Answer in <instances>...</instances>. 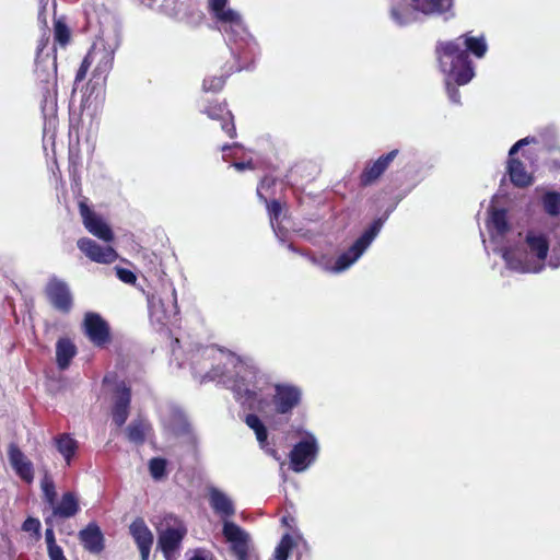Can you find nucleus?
Segmentation results:
<instances>
[{"instance_id":"obj_36","label":"nucleus","mask_w":560,"mask_h":560,"mask_svg":"<svg viewBox=\"0 0 560 560\" xmlns=\"http://www.w3.org/2000/svg\"><path fill=\"white\" fill-rule=\"evenodd\" d=\"M167 460L162 457H153L149 460V471L155 481L164 479L167 475L166 471Z\"/></svg>"},{"instance_id":"obj_31","label":"nucleus","mask_w":560,"mask_h":560,"mask_svg":"<svg viewBox=\"0 0 560 560\" xmlns=\"http://www.w3.org/2000/svg\"><path fill=\"white\" fill-rule=\"evenodd\" d=\"M77 354L74 343L68 338H60L56 343V361L59 370L68 369L71 360Z\"/></svg>"},{"instance_id":"obj_19","label":"nucleus","mask_w":560,"mask_h":560,"mask_svg":"<svg viewBox=\"0 0 560 560\" xmlns=\"http://www.w3.org/2000/svg\"><path fill=\"white\" fill-rule=\"evenodd\" d=\"M79 211L85 229L91 234L104 242H112L114 240V233L110 226L102 217L92 211L84 201L79 202Z\"/></svg>"},{"instance_id":"obj_2","label":"nucleus","mask_w":560,"mask_h":560,"mask_svg":"<svg viewBox=\"0 0 560 560\" xmlns=\"http://www.w3.org/2000/svg\"><path fill=\"white\" fill-rule=\"evenodd\" d=\"M556 240L549 253V240L547 235L540 231L530 229L526 232L524 242L517 247H501L500 255L505 261L506 267L520 273H539L546 265L552 269L560 267V230L553 232Z\"/></svg>"},{"instance_id":"obj_3","label":"nucleus","mask_w":560,"mask_h":560,"mask_svg":"<svg viewBox=\"0 0 560 560\" xmlns=\"http://www.w3.org/2000/svg\"><path fill=\"white\" fill-rule=\"evenodd\" d=\"M488 51L483 35L472 36L465 33L453 40L439 42L435 47L436 58L441 70H475L476 66L470 56L481 59Z\"/></svg>"},{"instance_id":"obj_34","label":"nucleus","mask_w":560,"mask_h":560,"mask_svg":"<svg viewBox=\"0 0 560 560\" xmlns=\"http://www.w3.org/2000/svg\"><path fill=\"white\" fill-rule=\"evenodd\" d=\"M541 206L549 217H558L560 214V192L547 190L541 196Z\"/></svg>"},{"instance_id":"obj_9","label":"nucleus","mask_w":560,"mask_h":560,"mask_svg":"<svg viewBox=\"0 0 560 560\" xmlns=\"http://www.w3.org/2000/svg\"><path fill=\"white\" fill-rule=\"evenodd\" d=\"M212 18L219 25V30L226 35L230 42L247 43L249 39H253V36L238 11L229 7L213 14Z\"/></svg>"},{"instance_id":"obj_44","label":"nucleus","mask_w":560,"mask_h":560,"mask_svg":"<svg viewBox=\"0 0 560 560\" xmlns=\"http://www.w3.org/2000/svg\"><path fill=\"white\" fill-rule=\"evenodd\" d=\"M535 142V138L533 137H525L521 140H518L517 142H515L510 151H509V159L511 158H514V155L525 145L529 144V143H534Z\"/></svg>"},{"instance_id":"obj_17","label":"nucleus","mask_w":560,"mask_h":560,"mask_svg":"<svg viewBox=\"0 0 560 560\" xmlns=\"http://www.w3.org/2000/svg\"><path fill=\"white\" fill-rule=\"evenodd\" d=\"M130 404V387L125 382L117 383L112 396V418L118 428L126 423L129 417Z\"/></svg>"},{"instance_id":"obj_39","label":"nucleus","mask_w":560,"mask_h":560,"mask_svg":"<svg viewBox=\"0 0 560 560\" xmlns=\"http://www.w3.org/2000/svg\"><path fill=\"white\" fill-rule=\"evenodd\" d=\"M226 78L223 74L209 75L203 79L202 90L205 92H219L225 84Z\"/></svg>"},{"instance_id":"obj_46","label":"nucleus","mask_w":560,"mask_h":560,"mask_svg":"<svg viewBox=\"0 0 560 560\" xmlns=\"http://www.w3.org/2000/svg\"><path fill=\"white\" fill-rule=\"evenodd\" d=\"M188 560H217L212 552L205 549H196Z\"/></svg>"},{"instance_id":"obj_28","label":"nucleus","mask_w":560,"mask_h":560,"mask_svg":"<svg viewBox=\"0 0 560 560\" xmlns=\"http://www.w3.org/2000/svg\"><path fill=\"white\" fill-rule=\"evenodd\" d=\"M49 508L52 510L50 516L54 520L73 517L80 510L78 498L73 492L63 493L60 501L56 500Z\"/></svg>"},{"instance_id":"obj_20","label":"nucleus","mask_w":560,"mask_h":560,"mask_svg":"<svg viewBox=\"0 0 560 560\" xmlns=\"http://www.w3.org/2000/svg\"><path fill=\"white\" fill-rule=\"evenodd\" d=\"M199 110L201 114L207 115L208 118L220 121L221 129L230 138H234L236 136L234 117L225 103H200Z\"/></svg>"},{"instance_id":"obj_35","label":"nucleus","mask_w":560,"mask_h":560,"mask_svg":"<svg viewBox=\"0 0 560 560\" xmlns=\"http://www.w3.org/2000/svg\"><path fill=\"white\" fill-rule=\"evenodd\" d=\"M245 423L255 432L260 447H265V444H267L268 432L260 418L255 413H248L245 417Z\"/></svg>"},{"instance_id":"obj_18","label":"nucleus","mask_w":560,"mask_h":560,"mask_svg":"<svg viewBox=\"0 0 560 560\" xmlns=\"http://www.w3.org/2000/svg\"><path fill=\"white\" fill-rule=\"evenodd\" d=\"M186 535V528L182 524L168 526L161 530L158 538V547L165 560H176L177 551Z\"/></svg>"},{"instance_id":"obj_4","label":"nucleus","mask_w":560,"mask_h":560,"mask_svg":"<svg viewBox=\"0 0 560 560\" xmlns=\"http://www.w3.org/2000/svg\"><path fill=\"white\" fill-rule=\"evenodd\" d=\"M207 494L210 508L223 522L222 534L230 544L232 552L240 560H246L249 535L241 526L230 521L236 512L232 498L214 486L207 487Z\"/></svg>"},{"instance_id":"obj_16","label":"nucleus","mask_w":560,"mask_h":560,"mask_svg":"<svg viewBox=\"0 0 560 560\" xmlns=\"http://www.w3.org/2000/svg\"><path fill=\"white\" fill-rule=\"evenodd\" d=\"M45 292L54 308L65 314L71 311L73 296L65 280L51 276L46 284Z\"/></svg>"},{"instance_id":"obj_53","label":"nucleus","mask_w":560,"mask_h":560,"mask_svg":"<svg viewBox=\"0 0 560 560\" xmlns=\"http://www.w3.org/2000/svg\"><path fill=\"white\" fill-rule=\"evenodd\" d=\"M288 248H289V250H291V252H293V253H296V254H300V255H302V256H304V257H305V255H306V252H302V250H300V249H299V248H296L293 244H289V245H288Z\"/></svg>"},{"instance_id":"obj_38","label":"nucleus","mask_w":560,"mask_h":560,"mask_svg":"<svg viewBox=\"0 0 560 560\" xmlns=\"http://www.w3.org/2000/svg\"><path fill=\"white\" fill-rule=\"evenodd\" d=\"M293 547V538L290 534L282 536L275 550V560H288L289 552Z\"/></svg>"},{"instance_id":"obj_48","label":"nucleus","mask_w":560,"mask_h":560,"mask_svg":"<svg viewBox=\"0 0 560 560\" xmlns=\"http://www.w3.org/2000/svg\"><path fill=\"white\" fill-rule=\"evenodd\" d=\"M261 448L265 451V453L267 455L272 457L275 460L279 462L281 467L284 465V462H283L281 455L278 453V451L276 448L270 447L268 442H267V444H265V447H261Z\"/></svg>"},{"instance_id":"obj_8","label":"nucleus","mask_w":560,"mask_h":560,"mask_svg":"<svg viewBox=\"0 0 560 560\" xmlns=\"http://www.w3.org/2000/svg\"><path fill=\"white\" fill-rule=\"evenodd\" d=\"M106 78L103 72H77L73 95H80L83 106H91L103 98Z\"/></svg>"},{"instance_id":"obj_6","label":"nucleus","mask_w":560,"mask_h":560,"mask_svg":"<svg viewBox=\"0 0 560 560\" xmlns=\"http://www.w3.org/2000/svg\"><path fill=\"white\" fill-rule=\"evenodd\" d=\"M388 3L390 20L398 26L415 22L417 11L425 15L448 14L446 20L453 16V0H388Z\"/></svg>"},{"instance_id":"obj_32","label":"nucleus","mask_w":560,"mask_h":560,"mask_svg":"<svg viewBox=\"0 0 560 560\" xmlns=\"http://www.w3.org/2000/svg\"><path fill=\"white\" fill-rule=\"evenodd\" d=\"M129 533L132 536L137 547L152 546L153 534L141 517H137L129 526Z\"/></svg>"},{"instance_id":"obj_42","label":"nucleus","mask_w":560,"mask_h":560,"mask_svg":"<svg viewBox=\"0 0 560 560\" xmlns=\"http://www.w3.org/2000/svg\"><path fill=\"white\" fill-rule=\"evenodd\" d=\"M40 522L35 517H27L22 525V529L27 533H34L37 537L40 536Z\"/></svg>"},{"instance_id":"obj_51","label":"nucleus","mask_w":560,"mask_h":560,"mask_svg":"<svg viewBox=\"0 0 560 560\" xmlns=\"http://www.w3.org/2000/svg\"><path fill=\"white\" fill-rule=\"evenodd\" d=\"M152 546L138 547L141 556V560H149L150 551Z\"/></svg>"},{"instance_id":"obj_37","label":"nucleus","mask_w":560,"mask_h":560,"mask_svg":"<svg viewBox=\"0 0 560 560\" xmlns=\"http://www.w3.org/2000/svg\"><path fill=\"white\" fill-rule=\"evenodd\" d=\"M40 488L44 494L45 502L48 504V506L54 505V502L57 499V493L54 480L48 474H45L44 478L42 479Z\"/></svg>"},{"instance_id":"obj_45","label":"nucleus","mask_w":560,"mask_h":560,"mask_svg":"<svg viewBox=\"0 0 560 560\" xmlns=\"http://www.w3.org/2000/svg\"><path fill=\"white\" fill-rule=\"evenodd\" d=\"M229 0H208V7L211 15L218 13L219 11L229 8Z\"/></svg>"},{"instance_id":"obj_47","label":"nucleus","mask_w":560,"mask_h":560,"mask_svg":"<svg viewBox=\"0 0 560 560\" xmlns=\"http://www.w3.org/2000/svg\"><path fill=\"white\" fill-rule=\"evenodd\" d=\"M47 551L50 560H68L63 555L62 548L58 545L47 548Z\"/></svg>"},{"instance_id":"obj_5","label":"nucleus","mask_w":560,"mask_h":560,"mask_svg":"<svg viewBox=\"0 0 560 560\" xmlns=\"http://www.w3.org/2000/svg\"><path fill=\"white\" fill-rule=\"evenodd\" d=\"M384 223L385 219H375L355 242L346 252L341 253L335 261L327 255L316 256L312 253H306L305 257L324 271L331 273L343 272L361 258L381 232Z\"/></svg>"},{"instance_id":"obj_14","label":"nucleus","mask_w":560,"mask_h":560,"mask_svg":"<svg viewBox=\"0 0 560 560\" xmlns=\"http://www.w3.org/2000/svg\"><path fill=\"white\" fill-rule=\"evenodd\" d=\"M114 48L108 45L104 38H97L86 56L84 57L79 70H108L113 67Z\"/></svg>"},{"instance_id":"obj_50","label":"nucleus","mask_w":560,"mask_h":560,"mask_svg":"<svg viewBox=\"0 0 560 560\" xmlns=\"http://www.w3.org/2000/svg\"><path fill=\"white\" fill-rule=\"evenodd\" d=\"M241 147L238 143H233V144H224L222 145L221 148V151L223 152V159L226 160L229 154L228 152H231V151H234V150H238Z\"/></svg>"},{"instance_id":"obj_49","label":"nucleus","mask_w":560,"mask_h":560,"mask_svg":"<svg viewBox=\"0 0 560 560\" xmlns=\"http://www.w3.org/2000/svg\"><path fill=\"white\" fill-rule=\"evenodd\" d=\"M232 166L240 171V172H243L245 170H252L254 167L253 165V162L252 161H247V162H234L232 164Z\"/></svg>"},{"instance_id":"obj_22","label":"nucleus","mask_w":560,"mask_h":560,"mask_svg":"<svg viewBox=\"0 0 560 560\" xmlns=\"http://www.w3.org/2000/svg\"><path fill=\"white\" fill-rule=\"evenodd\" d=\"M78 248L92 261L97 264H112L118 255L112 246H102L95 241L82 237L77 243Z\"/></svg>"},{"instance_id":"obj_10","label":"nucleus","mask_w":560,"mask_h":560,"mask_svg":"<svg viewBox=\"0 0 560 560\" xmlns=\"http://www.w3.org/2000/svg\"><path fill=\"white\" fill-rule=\"evenodd\" d=\"M319 452L317 438L306 431L302 439L290 451V468L294 472H303L316 460Z\"/></svg>"},{"instance_id":"obj_41","label":"nucleus","mask_w":560,"mask_h":560,"mask_svg":"<svg viewBox=\"0 0 560 560\" xmlns=\"http://www.w3.org/2000/svg\"><path fill=\"white\" fill-rule=\"evenodd\" d=\"M45 523L47 525V528L45 530V540L47 544V548H50L52 546H57L55 533H54V518L52 516L45 517Z\"/></svg>"},{"instance_id":"obj_33","label":"nucleus","mask_w":560,"mask_h":560,"mask_svg":"<svg viewBox=\"0 0 560 560\" xmlns=\"http://www.w3.org/2000/svg\"><path fill=\"white\" fill-rule=\"evenodd\" d=\"M150 424L143 419H136L126 428L127 439L135 444H143Z\"/></svg>"},{"instance_id":"obj_56","label":"nucleus","mask_w":560,"mask_h":560,"mask_svg":"<svg viewBox=\"0 0 560 560\" xmlns=\"http://www.w3.org/2000/svg\"><path fill=\"white\" fill-rule=\"evenodd\" d=\"M52 67H54V69L56 70L57 65H56V60H55V58L52 59Z\"/></svg>"},{"instance_id":"obj_1","label":"nucleus","mask_w":560,"mask_h":560,"mask_svg":"<svg viewBox=\"0 0 560 560\" xmlns=\"http://www.w3.org/2000/svg\"><path fill=\"white\" fill-rule=\"evenodd\" d=\"M190 368L200 382L215 381L231 389L242 405L253 408L270 384L269 376L252 360L214 346L199 347L190 355Z\"/></svg>"},{"instance_id":"obj_23","label":"nucleus","mask_w":560,"mask_h":560,"mask_svg":"<svg viewBox=\"0 0 560 560\" xmlns=\"http://www.w3.org/2000/svg\"><path fill=\"white\" fill-rule=\"evenodd\" d=\"M399 151L394 149L377 160L369 162L360 175L362 186H370L376 182L389 167L390 163L397 158Z\"/></svg>"},{"instance_id":"obj_24","label":"nucleus","mask_w":560,"mask_h":560,"mask_svg":"<svg viewBox=\"0 0 560 560\" xmlns=\"http://www.w3.org/2000/svg\"><path fill=\"white\" fill-rule=\"evenodd\" d=\"M8 458L15 474L26 483H32L34 480V465L16 444L11 443L9 445Z\"/></svg>"},{"instance_id":"obj_13","label":"nucleus","mask_w":560,"mask_h":560,"mask_svg":"<svg viewBox=\"0 0 560 560\" xmlns=\"http://www.w3.org/2000/svg\"><path fill=\"white\" fill-rule=\"evenodd\" d=\"M487 230L490 234L491 243L494 244L493 252L500 254L501 247H510L505 238L511 230L508 221V212L504 209L491 208L487 220Z\"/></svg>"},{"instance_id":"obj_43","label":"nucleus","mask_w":560,"mask_h":560,"mask_svg":"<svg viewBox=\"0 0 560 560\" xmlns=\"http://www.w3.org/2000/svg\"><path fill=\"white\" fill-rule=\"evenodd\" d=\"M116 275L120 281L127 284H133L137 280L136 275L131 270L126 268L117 267Z\"/></svg>"},{"instance_id":"obj_55","label":"nucleus","mask_w":560,"mask_h":560,"mask_svg":"<svg viewBox=\"0 0 560 560\" xmlns=\"http://www.w3.org/2000/svg\"><path fill=\"white\" fill-rule=\"evenodd\" d=\"M389 212H393V209H389V211L384 217H382L381 219H385V221H386L387 218H388Z\"/></svg>"},{"instance_id":"obj_26","label":"nucleus","mask_w":560,"mask_h":560,"mask_svg":"<svg viewBox=\"0 0 560 560\" xmlns=\"http://www.w3.org/2000/svg\"><path fill=\"white\" fill-rule=\"evenodd\" d=\"M79 538L83 547L91 553H100L104 549V535L95 523H90L80 530Z\"/></svg>"},{"instance_id":"obj_52","label":"nucleus","mask_w":560,"mask_h":560,"mask_svg":"<svg viewBox=\"0 0 560 560\" xmlns=\"http://www.w3.org/2000/svg\"><path fill=\"white\" fill-rule=\"evenodd\" d=\"M39 2H40V11H39V13H38V19H39L40 21H43L44 23H46V21H45V15H44V11H45V8H46L47 2H45V3H44V0H39Z\"/></svg>"},{"instance_id":"obj_25","label":"nucleus","mask_w":560,"mask_h":560,"mask_svg":"<svg viewBox=\"0 0 560 560\" xmlns=\"http://www.w3.org/2000/svg\"><path fill=\"white\" fill-rule=\"evenodd\" d=\"M270 185V182L268 178H264L259 186L257 187V196L266 203L267 206V211H268V214H269V219H270V225L273 230V233L276 235V237L279 240L280 243H284L285 242V237H287V234H288V231L282 229L280 226V223H279V218L281 215V212H282V208H281V205L278 200H272V201H268L267 198L262 195V189L266 187V186H269Z\"/></svg>"},{"instance_id":"obj_54","label":"nucleus","mask_w":560,"mask_h":560,"mask_svg":"<svg viewBox=\"0 0 560 560\" xmlns=\"http://www.w3.org/2000/svg\"><path fill=\"white\" fill-rule=\"evenodd\" d=\"M237 560H240V558L237 556H235ZM246 560H256L255 558L250 557L248 555V549L246 550Z\"/></svg>"},{"instance_id":"obj_21","label":"nucleus","mask_w":560,"mask_h":560,"mask_svg":"<svg viewBox=\"0 0 560 560\" xmlns=\"http://www.w3.org/2000/svg\"><path fill=\"white\" fill-rule=\"evenodd\" d=\"M83 328L93 345L103 347L109 341V326L100 314L88 312L84 316Z\"/></svg>"},{"instance_id":"obj_12","label":"nucleus","mask_w":560,"mask_h":560,"mask_svg":"<svg viewBox=\"0 0 560 560\" xmlns=\"http://www.w3.org/2000/svg\"><path fill=\"white\" fill-rule=\"evenodd\" d=\"M42 82V113L45 119L44 131L55 129L57 113V72H43Z\"/></svg>"},{"instance_id":"obj_30","label":"nucleus","mask_w":560,"mask_h":560,"mask_svg":"<svg viewBox=\"0 0 560 560\" xmlns=\"http://www.w3.org/2000/svg\"><path fill=\"white\" fill-rule=\"evenodd\" d=\"M52 442L58 453L63 457L66 464L70 465L78 452L79 442L68 433L56 435Z\"/></svg>"},{"instance_id":"obj_40","label":"nucleus","mask_w":560,"mask_h":560,"mask_svg":"<svg viewBox=\"0 0 560 560\" xmlns=\"http://www.w3.org/2000/svg\"><path fill=\"white\" fill-rule=\"evenodd\" d=\"M70 33L68 26L61 22L56 21L55 23V39L60 45H66L69 42Z\"/></svg>"},{"instance_id":"obj_27","label":"nucleus","mask_w":560,"mask_h":560,"mask_svg":"<svg viewBox=\"0 0 560 560\" xmlns=\"http://www.w3.org/2000/svg\"><path fill=\"white\" fill-rule=\"evenodd\" d=\"M475 75V72H445L444 84L448 98L454 104H460L458 86L468 84Z\"/></svg>"},{"instance_id":"obj_11","label":"nucleus","mask_w":560,"mask_h":560,"mask_svg":"<svg viewBox=\"0 0 560 560\" xmlns=\"http://www.w3.org/2000/svg\"><path fill=\"white\" fill-rule=\"evenodd\" d=\"M159 418L165 431L176 436L194 439L191 425L185 412L173 402H163L158 408Z\"/></svg>"},{"instance_id":"obj_15","label":"nucleus","mask_w":560,"mask_h":560,"mask_svg":"<svg viewBox=\"0 0 560 560\" xmlns=\"http://www.w3.org/2000/svg\"><path fill=\"white\" fill-rule=\"evenodd\" d=\"M302 399V390L300 387L291 384H276L275 394L272 396V405L275 411L282 416H291L295 407Z\"/></svg>"},{"instance_id":"obj_29","label":"nucleus","mask_w":560,"mask_h":560,"mask_svg":"<svg viewBox=\"0 0 560 560\" xmlns=\"http://www.w3.org/2000/svg\"><path fill=\"white\" fill-rule=\"evenodd\" d=\"M508 174L510 180L516 187H527L533 183V175L526 171L525 165L518 159H509Z\"/></svg>"},{"instance_id":"obj_7","label":"nucleus","mask_w":560,"mask_h":560,"mask_svg":"<svg viewBox=\"0 0 560 560\" xmlns=\"http://www.w3.org/2000/svg\"><path fill=\"white\" fill-rule=\"evenodd\" d=\"M148 306L153 323L161 326L175 323L179 314L176 290L163 289L159 293L151 294L148 298Z\"/></svg>"}]
</instances>
